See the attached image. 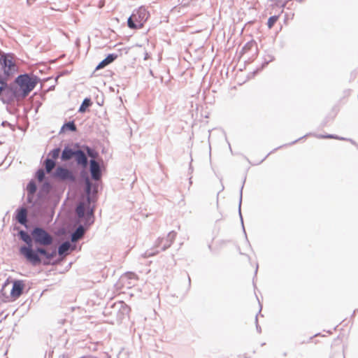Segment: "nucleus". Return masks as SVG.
Masks as SVG:
<instances>
[{"mask_svg": "<svg viewBox=\"0 0 358 358\" xmlns=\"http://www.w3.org/2000/svg\"><path fill=\"white\" fill-rule=\"evenodd\" d=\"M16 220L23 225L27 222V210L25 208H20L16 210Z\"/></svg>", "mask_w": 358, "mask_h": 358, "instance_id": "obj_11", "label": "nucleus"}, {"mask_svg": "<svg viewBox=\"0 0 358 358\" xmlns=\"http://www.w3.org/2000/svg\"><path fill=\"white\" fill-rule=\"evenodd\" d=\"M91 105H92L91 99L89 98H85L83 100L82 104L80 105V106L78 109V111L80 113H84V112H85L86 108H88L89 106H90Z\"/></svg>", "mask_w": 358, "mask_h": 358, "instance_id": "obj_18", "label": "nucleus"}, {"mask_svg": "<svg viewBox=\"0 0 358 358\" xmlns=\"http://www.w3.org/2000/svg\"><path fill=\"white\" fill-rule=\"evenodd\" d=\"M36 185L34 180H31L27 186V201L31 203L33 199V196L36 191Z\"/></svg>", "mask_w": 358, "mask_h": 358, "instance_id": "obj_14", "label": "nucleus"}, {"mask_svg": "<svg viewBox=\"0 0 358 358\" xmlns=\"http://www.w3.org/2000/svg\"><path fill=\"white\" fill-rule=\"evenodd\" d=\"M36 178H38V180L41 182L43 180L44 178H45V173H44V171L43 169H39L36 172Z\"/></svg>", "mask_w": 358, "mask_h": 358, "instance_id": "obj_25", "label": "nucleus"}, {"mask_svg": "<svg viewBox=\"0 0 358 358\" xmlns=\"http://www.w3.org/2000/svg\"><path fill=\"white\" fill-rule=\"evenodd\" d=\"M278 19V16H277V15L271 16L268 18V22H267L268 27L269 29H271L273 27V26L274 25V24L277 22Z\"/></svg>", "mask_w": 358, "mask_h": 358, "instance_id": "obj_23", "label": "nucleus"}, {"mask_svg": "<svg viewBox=\"0 0 358 358\" xmlns=\"http://www.w3.org/2000/svg\"><path fill=\"white\" fill-rule=\"evenodd\" d=\"M10 53L0 54V99L3 103H10L15 99H20L17 86L15 84L8 85L7 81L17 71V66Z\"/></svg>", "mask_w": 358, "mask_h": 358, "instance_id": "obj_1", "label": "nucleus"}, {"mask_svg": "<svg viewBox=\"0 0 358 358\" xmlns=\"http://www.w3.org/2000/svg\"><path fill=\"white\" fill-rule=\"evenodd\" d=\"M117 58V54H109L103 60H102L96 66V69H100L110 64L113 62H114Z\"/></svg>", "mask_w": 358, "mask_h": 358, "instance_id": "obj_13", "label": "nucleus"}, {"mask_svg": "<svg viewBox=\"0 0 358 358\" xmlns=\"http://www.w3.org/2000/svg\"><path fill=\"white\" fill-rule=\"evenodd\" d=\"M257 329L259 332H261V327L257 324V317H256Z\"/></svg>", "mask_w": 358, "mask_h": 358, "instance_id": "obj_31", "label": "nucleus"}, {"mask_svg": "<svg viewBox=\"0 0 358 358\" xmlns=\"http://www.w3.org/2000/svg\"><path fill=\"white\" fill-rule=\"evenodd\" d=\"M55 176L62 180H69L71 182H74L76 180L73 173L70 170L62 166H59L57 168L55 171Z\"/></svg>", "mask_w": 358, "mask_h": 358, "instance_id": "obj_7", "label": "nucleus"}, {"mask_svg": "<svg viewBox=\"0 0 358 358\" xmlns=\"http://www.w3.org/2000/svg\"><path fill=\"white\" fill-rule=\"evenodd\" d=\"M20 252L27 260L32 265L36 266L41 264V259L39 255H43L48 260L52 259L55 255V250L52 252H48L45 249L41 247L32 248H20Z\"/></svg>", "mask_w": 358, "mask_h": 358, "instance_id": "obj_2", "label": "nucleus"}, {"mask_svg": "<svg viewBox=\"0 0 358 358\" xmlns=\"http://www.w3.org/2000/svg\"><path fill=\"white\" fill-rule=\"evenodd\" d=\"M85 231V228L82 225L78 226L76 231L71 234V241L76 242L80 239L83 236Z\"/></svg>", "mask_w": 358, "mask_h": 358, "instance_id": "obj_15", "label": "nucleus"}, {"mask_svg": "<svg viewBox=\"0 0 358 358\" xmlns=\"http://www.w3.org/2000/svg\"><path fill=\"white\" fill-rule=\"evenodd\" d=\"M76 212L78 217L81 218L85 216V208L83 203H80L76 208Z\"/></svg>", "mask_w": 358, "mask_h": 358, "instance_id": "obj_20", "label": "nucleus"}, {"mask_svg": "<svg viewBox=\"0 0 358 358\" xmlns=\"http://www.w3.org/2000/svg\"><path fill=\"white\" fill-rule=\"evenodd\" d=\"M75 151L73 149L65 147L62 152L61 158L63 161H68L74 157Z\"/></svg>", "mask_w": 358, "mask_h": 358, "instance_id": "obj_16", "label": "nucleus"}, {"mask_svg": "<svg viewBox=\"0 0 358 358\" xmlns=\"http://www.w3.org/2000/svg\"><path fill=\"white\" fill-rule=\"evenodd\" d=\"M71 248V244L69 241H66L61 244L58 248V253L59 255H66Z\"/></svg>", "mask_w": 358, "mask_h": 358, "instance_id": "obj_17", "label": "nucleus"}, {"mask_svg": "<svg viewBox=\"0 0 358 358\" xmlns=\"http://www.w3.org/2000/svg\"><path fill=\"white\" fill-rule=\"evenodd\" d=\"M85 150L87 151L88 156H90V157H92V158L96 157L97 153L94 149H92L88 146H86Z\"/></svg>", "mask_w": 358, "mask_h": 358, "instance_id": "obj_24", "label": "nucleus"}, {"mask_svg": "<svg viewBox=\"0 0 358 358\" xmlns=\"http://www.w3.org/2000/svg\"><path fill=\"white\" fill-rule=\"evenodd\" d=\"M24 288V283L21 280H15L13 284V287L10 291V296L13 299H16L20 297L22 293Z\"/></svg>", "mask_w": 358, "mask_h": 358, "instance_id": "obj_8", "label": "nucleus"}, {"mask_svg": "<svg viewBox=\"0 0 358 358\" xmlns=\"http://www.w3.org/2000/svg\"><path fill=\"white\" fill-rule=\"evenodd\" d=\"M38 78L35 76L22 74L15 79V85L17 86V91L21 98L26 97L31 91L34 90L37 84Z\"/></svg>", "mask_w": 358, "mask_h": 358, "instance_id": "obj_3", "label": "nucleus"}, {"mask_svg": "<svg viewBox=\"0 0 358 358\" xmlns=\"http://www.w3.org/2000/svg\"><path fill=\"white\" fill-rule=\"evenodd\" d=\"M324 138H338L337 136H334V135H327V136H323Z\"/></svg>", "mask_w": 358, "mask_h": 358, "instance_id": "obj_28", "label": "nucleus"}, {"mask_svg": "<svg viewBox=\"0 0 358 358\" xmlns=\"http://www.w3.org/2000/svg\"><path fill=\"white\" fill-rule=\"evenodd\" d=\"M60 152H61L60 148H55L52 150H51L48 155L52 157L51 159L55 160L59 157Z\"/></svg>", "mask_w": 358, "mask_h": 358, "instance_id": "obj_22", "label": "nucleus"}, {"mask_svg": "<svg viewBox=\"0 0 358 358\" xmlns=\"http://www.w3.org/2000/svg\"><path fill=\"white\" fill-rule=\"evenodd\" d=\"M87 217H93V210L91 209L88 213H87Z\"/></svg>", "mask_w": 358, "mask_h": 358, "instance_id": "obj_30", "label": "nucleus"}, {"mask_svg": "<svg viewBox=\"0 0 358 358\" xmlns=\"http://www.w3.org/2000/svg\"><path fill=\"white\" fill-rule=\"evenodd\" d=\"M31 235L36 245L45 246L52 243L53 238L52 236L43 228L35 227L32 230Z\"/></svg>", "mask_w": 358, "mask_h": 358, "instance_id": "obj_6", "label": "nucleus"}, {"mask_svg": "<svg viewBox=\"0 0 358 358\" xmlns=\"http://www.w3.org/2000/svg\"><path fill=\"white\" fill-rule=\"evenodd\" d=\"M75 160L77 164L86 168L88 164V159L84 151L81 150H76L74 155Z\"/></svg>", "mask_w": 358, "mask_h": 358, "instance_id": "obj_9", "label": "nucleus"}, {"mask_svg": "<svg viewBox=\"0 0 358 358\" xmlns=\"http://www.w3.org/2000/svg\"><path fill=\"white\" fill-rule=\"evenodd\" d=\"M124 311H127V313L129 311V308L127 305H122Z\"/></svg>", "mask_w": 358, "mask_h": 358, "instance_id": "obj_29", "label": "nucleus"}, {"mask_svg": "<svg viewBox=\"0 0 358 358\" xmlns=\"http://www.w3.org/2000/svg\"><path fill=\"white\" fill-rule=\"evenodd\" d=\"M149 17L148 11L144 7H140L134 10L128 18L127 24L131 29L141 28Z\"/></svg>", "mask_w": 358, "mask_h": 358, "instance_id": "obj_5", "label": "nucleus"}, {"mask_svg": "<svg viewBox=\"0 0 358 358\" xmlns=\"http://www.w3.org/2000/svg\"><path fill=\"white\" fill-rule=\"evenodd\" d=\"M242 189H243V187L241 189V197H240V201H239V214L241 216V221L243 222V218H242V215H241V201H242Z\"/></svg>", "mask_w": 358, "mask_h": 358, "instance_id": "obj_27", "label": "nucleus"}, {"mask_svg": "<svg viewBox=\"0 0 358 358\" xmlns=\"http://www.w3.org/2000/svg\"><path fill=\"white\" fill-rule=\"evenodd\" d=\"M176 237V232L170 231L166 237L159 238L155 244V248L150 250H147L144 254V257L153 256L161 251H164L173 243Z\"/></svg>", "mask_w": 358, "mask_h": 358, "instance_id": "obj_4", "label": "nucleus"}, {"mask_svg": "<svg viewBox=\"0 0 358 358\" xmlns=\"http://www.w3.org/2000/svg\"><path fill=\"white\" fill-rule=\"evenodd\" d=\"M62 129L70 130L71 131H75L76 130V126L74 122L71 121V122H69L65 123L62 126Z\"/></svg>", "mask_w": 358, "mask_h": 358, "instance_id": "obj_21", "label": "nucleus"}, {"mask_svg": "<svg viewBox=\"0 0 358 358\" xmlns=\"http://www.w3.org/2000/svg\"><path fill=\"white\" fill-rule=\"evenodd\" d=\"M90 163L92 178L95 180H99L101 176L99 164L94 159H91Z\"/></svg>", "mask_w": 358, "mask_h": 358, "instance_id": "obj_10", "label": "nucleus"}, {"mask_svg": "<svg viewBox=\"0 0 358 358\" xmlns=\"http://www.w3.org/2000/svg\"><path fill=\"white\" fill-rule=\"evenodd\" d=\"M20 238L27 245V246H22L21 248H32L33 247V238L31 235H29L27 232L21 230L19 231Z\"/></svg>", "mask_w": 358, "mask_h": 358, "instance_id": "obj_12", "label": "nucleus"}, {"mask_svg": "<svg viewBox=\"0 0 358 358\" xmlns=\"http://www.w3.org/2000/svg\"><path fill=\"white\" fill-rule=\"evenodd\" d=\"M45 170L48 173H50L55 166V162L51 159H47L45 161Z\"/></svg>", "mask_w": 358, "mask_h": 358, "instance_id": "obj_19", "label": "nucleus"}, {"mask_svg": "<svg viewBox=\"0 0 358 358\" xmlns=\"http://www.w3.org/2000/svg\"><path fill=\"white\" fill-rule=\"evenodd\" d=\"M86 193L89 195L91 192L92 183L88 178L85 179Z\"/></svg>", "mask_w": 358, "mask_h": 358, "instance_id": "obj_26", "label": "nucleus"}]
</instances>
